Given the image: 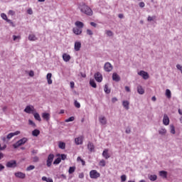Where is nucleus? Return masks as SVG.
<instances>
[{
    "instance_id": "nucleus-18",
    "label": "nucleus",
    "mask_w": 182,
    "mask_h": 182,
    "mask_svg": "<svg viewBox=\"0 0 182 182\" xmlns=\"http://www.w3.org/2000/svg\"><path fill=\"white\" fill-rule=\"evenodd\" d=\"M102 156L107 160V159H110V155H109V149H105L102 152Z\"/></svg>"
},
{
    "instance_id": "nucleus-34",
    "label": "nucleus",
    "mask_w": 182,
    "mask_h": 182,
    "mask_svg": "<svg viewBox=\"0 0 182 182\" xmlns=\"http://www.w3.org/2000/svg\"><path fill=\"white\" fill-rule=\"evenodd\" d=\"M43 181H46V182H53V179L51 178H46V176H43L42 177Z\"/></svg>"
},
{
    "instance_id": "nucleus-59",
    "label": "nucleus",
    "mask_w": 182,
    "mask_h": 182,
    "mask_svg": "<svg viewBox=\"0 0 182 182\" xmlns=\"http://www.w3.org/2000/svg\"><path fill=\"white\" fill-rule=\"evenodd\" d=\"M5 168V166L2 165V164H0V171H2Z\"/></svg>"
},
{
    "instance_id": "nucleus-62",
    "label": "nucleus",
    "mask_w": 182,
    "mask_h": 182,
    "mask_svg": "<svg viewBox=\"0 0 182 182\" xmlns=\"http://www.w3.org/2000/svg\"><path fill=\"white\" fill-rule=\"evenodd\" d=\"M125 90H126V92H130V87H129V86H126L125 87Z\"/></svg>"
},
{
    "instance_id": "nucleus-6",
    "label": "nucleus",
    "mask_w": 182,
    "mask_h": 182,
    "mask_svg": "<svg viewBox=\"0 0 182 182\" xmlns=\"http://www.w3.org/2000/svg\"><path fill=\"white\" fill-rule=\"evenodd\" d=\"M104 70H105V72H112V70H113V65L109 62L105 63Z\"/></svg>"
},
{
    "instance_id": "nucleus-44",
    "label": "nucleus",
    "mask_w": 182,
    "mask_h": 182,
    "mask_svg": "<svg viewBox=\"0 0 182 182\" xmlns=\"http://www.w3.org/2000/svg\"><path fill=\"white\" fill-rule=\"evenodd\" d=\"M74 105L77 109H80V103H79L77 100L75 101Z\"/></svg>"
},
{
    "instance_id": "nucleus-55",
    "label": "nucleus",
    "mask_w": 182,
    "mask_h": 182,
    "mask_svg": "<svg viewBox=\"0 0 182 182\" xmlns=\"http://www.w3.org/2000/svg\"><path fill=\"white\" fill-rule=\"evenodd\" d=\"M87 35L92 36V35H93V31H92V30H90V29H87Z\"/></svg>"
},
{
    "instance_id": "nucleus-52",
    "label": "nucleus",
    "mask_w": 182,
    "mask_h": 182,
    "mask_svg": "<svg viewBox=\"0 0 182 182\" xmlns=\"http://www.w3.org/2000/svg\"><path fill=\"white\" fill-rule=\"evenodd\" d=\"M60 159L61 160H66V157H67V156H66V154H62L61 155H60Z\"/></svg>"
},
{
    "instance_id": "nucleus-60",
    "label": "nucleus",
    "mask_w": 182,
    "mask_h": 182,
    "mask_svg": "<svg viewBox=\"0 0 182 182\" xmlns=\"http://www.w3.org/2000/svg\"><path fill=\"white\" fill-rule=\"evenodd\" d=\"M112 103H116V102H117V98L113 97V98L112 99Z\"/></svg>"
},
{
    "instance_id": "nucleus-14",
    "label": "nucleus",
    "mask_w": 182,
    "mask_h": 182,
    "mask_svg": "<svg viewBox=\"0 0 182 182\" xmlns=\"http://www.w3.org/2000/svg\"><path fill=\"white\" fill-rule=\"evenodd\" d=\"M99 122L103 126H105V124H107V120L106 119V117H105L104 116H101L99 117Z\"/></svg>"
},
{
    "instance_id": "nucleus-11",
    "label": "nucleus",
    "mask_w": 182,
    "mask_h": 182,
    "mask_svg": "<svg viewBox=\"0 0 182 182\" xmlns=\"http://www.w3.org/2000/svg\"><path fill=\"white\" fill-rule=\"evenodd\" d=\"M80 48H82V43H80V41H76L74 46L75 50L76 52H79V50H80Z\"/></svg>"
},
{
    "instance_id": "nucleus-31",
    "label": "nucleus",
    "mask_w": 182,
    "mask_h": 182,
    "mask_svg": "<svg viewBox=\"0 0 182 182\" xmlns=\"http://www.w3.org/2000/svg\"><path fill=\"white\" fill-rule=\"evenodd\" d=\"M90 86H92V87H94L95 89H96V87H97V85H96V82H95V80H90Z\"/></svg>"
},
{
    "instance_id": "nucleus-3",
    "label": "nucleus",
    "mask_w": 182,
    "mask_h": 182,
    "mask_svg": "<svg viewBox=\"0 0 182 182\" xmlns=\"http://www.w3.org/2000/svg\"><path fill=\"white\" fill-rule=\"evenodd\" d=\"M17 166L18 164L15 160H11L6 164V167L8 168H15Z\"/></svg>"
},
{
    "instance_id": "nucleus-54",
    "label": "nucleus",
    "mask_w": 182,
    "mask_h": 182,
    "mask_svg": "<svg viewBox=\"0 0 182 182\" xmlns=\"http://www.w3.org/2000/svg\"><path fill=\"white\" fill-rule=\"evenodd\" d=\"M14 136H18V134H21V132L20 131H16L15 132H11Z\"/></svg>"
},
{
    "instance_id": "nucleus-27",
    "label": "nucleus",
    "mask_w": 182,
    "mask_h": 182,
    "mask_svg": "<svg viewBox=\"0 0 182 182\" xmlns=\"http://www.w3.org/2000/svg\"><path fill=\"white\" fill-rule=\"evenodd\" d=\"M129 105H130V103L129 102V101H123V102H122V106H124V107L127 110H129Z\"/></svg>"
},
{
    "instance_id": "nucleus-26",
    "label": "nucleus",
    "mask_w": 182,
    "mask_h": 182,
    "mask_svg": "<svg viewBox=\"0 0 182 182\" xmlns=\"http://www.w3.org/2000/svg\"><path fill=\"white\" fill-rule=\"evenodd\" d=\"M38 134H41V131H39V129H34V130L32 132V135H33L34 137H38Z\"/></svg>"
},
{
    "instance_id": "nucleus-32",
    "label": "nucleus",
    "mask_w": 182,
    "mask_h": 182,
    "mask_svg": "<svg viewBox=\"0 0 182 182\" xmlns=\"http://www.w3.org/2000/svg\"><path fill=\"white\" fill-rule=\"evenodd\" d=\"M166 96L168 99H171V91H170V90H166Z\"/></svg>"
},
{
    "instance_id": "nucleus-41",
    "label": "nucleus",
    "mask_w": 182,
    "mask_h": 182,
    "mask_svg": "<svg viewBox=\"0 0 182 182\" xmlns=\"http://www.w3.org/2000/svg\"><path fill=\"white\" fill-rule=\"evenodd\" d=\"M75 120V117H70V118L65 119V123H69V122H73Z\"/></svg>"
},
{
    "instance_id": "nucleus-33",
    "label": "nucleus",
    "mask_w": 182,
    "mask_h": 182,
    "mask_svg": "<svg viewBox=\"0 0 182 182\" xmlns=\"http://www.w3.org/2000/svg\"><path fill=\"white\" fill-rule=\"evenodd\" d=\"M75 170H76V166H70L68 170L69 174H73V173H75Z\"/></svg>"
},
{
    "instance_id": "nucleus-36",
    "label": "nucleus",
    "mask_w": 182,
    "mask_h": 182,
    "mask_svg": "<svg viewBox=\"0 0 182 182\" xmlns=\"http://www.w3.org/2000/svg\"><path fill=\"white\" fill-rule=\"evenodd\" d=\"M170 130H171V134H176V128L174 127V125L173 124L170 125Z\"/></svg>"
},
{
    "instance_id": "nucleus-64",
    "label": "nucleus",
    "mask_w": 182,
    "mask_h": 182,
    "mask_svg": "<svg viewBox=\"0 0 182 182\" xmlns=\"http://www.w3.org/2000/svg\"><path fill=\"white\" fill-rule=\"evenodd\" d=\"M33 75H34L33 71H32V70L30 71L29 76H31L32 77H33Z\"/></svg>"
},
{
    "instance_id": "nucleus-39",
    "label": "nucleus",
    "mask_w": 182,
    "mask_h": 182,
    "mask_svg": "<svg viewBox=\"0 0 182 182\" xmlns=\"http://www.w3.org/2000/svg\"><path fill=\"white\" fill-rule=\"evenodd\" d=\"M62 161V159L60 158H57L54 161L53 164H59Z\"/></svg>"
},
{
    "instance_id": "nucleus-58",
    "label": "nucleus",
    "mask_w": 182,
    "mask_h": 182,
    "mask_svg": "<svg viewBox=\"0 0 182 182\" xmlns=\"http://www.w3.org/2000/svg\"><path fill=\"white\" fill-rule=\"evenodd\" d=\"M139 6H140V8H144V6H145L144 2H140Z\"/></svg>"
},
{
    "instance_id": "nucleus-7",
    "label": "nucleus",
    "mask_w": 182,
    "mask_h": 182,
    "mask_svg": "<svg viewBox=\"0 0 182 182\" xmlns=\"http://www.w3.org/2000/svg\"><path fill=\"white\" fill-rule=\"evenodd\" d=\"M24 112L26 113H28L29 114H31V113L32 114H33V113L35 112V108L33 107V106H31V105H28L25 109H24Z\"/></svg>"
},
{
    "instance_id": "nucleus-1",
    "label": "nucleus",
    "mask_w": 182,
    "mask_h": 182,
    "mask_svg": "<svg viewBox=\"0 0 182 182\" xmlns=\"http://www.w3.org/2000/svg\"><path fill=\"white\" fill-rule=\"evenodd\" d=\"M79 9L82 14L87 15V16H92V15H93V11H92V9L85 4L80 5Z\"/></svg>"
},
{
    "instance_id": "nucleus-21",
    "label": "nucleus",
    "mask_w": 182,
    "mask_h": 182,
    "mask_svg": "<svg viewBox=\"0 0 182 182\" xmlns=\"http://www.w3.org/2000/svg\"><path fill=\"white\" fill-rule=\"evenodd\" d=\"M28 41H38V37H36L35 34H30L28 35Z\"/></svg>"
},
{
    "instance_id": "nucleus-20",
    "label": "nucleus",
    "mask_w": 182,
    "mask_h": 182,
    "mask_svg": "<svg viewBox=\"0 0 182 182\" xmlns=\"http://www.w3.org/2000/svg\"><path fill=\"white\" fill-rule=\"evenodd\" d=\"M63 59L64 62H69V60H70V55L69 54L64 53L63 54Z\"/></svg>"
},
{
    "instance_id": "nucleus-16",
    "label": "nucleus",
    "mask_w": 182,
    "mask_h": 182,
    "mask_svg": "<svg viewBox=\"0 0 182 182\" xmlns=\"http://www.w3.org/2000/svg\"><path fill=\"white\" fill-rule=\"evenodd\" d=\"M87 149L90 151V153L95 152V145L92 143L88 142Z\"/></svg>"
},
{
    "instance_id": "nucleus-51",
    "label": "nucleus",
    "mask_w": 182,
    "mask_h": 182,
    "mask_svg": "<svg viewBox=\"0 0 182 182\" xmlns=\"http://www.w3.org/2000/svg\"><path fill=\"white\" fill-rule=\"evenodd\" d=\"M14 137V134L11 133L9 134L6 136V139H8L9 140L11 139V138Z\"/></svg>"
},
{
    "instance_id": "nucleus-22",
    "label": "nucleus",
    "mask_w": 182,
    "mask_h": 182,
    "mask_svg": "<svg viewBox=\"0 0 182 182\" xmlns=\"http://www.w3.org/2000/svg\"><path fill=\"white\" fill-rule=\"evenodd\" d=\"M46 79L48 85H52V73H48L46 76Z\"/></svg>"
},
{
    "instance_id": "nucleus-15",
    "label": "nucleus",
    "mask_w": 182,
    "mask_h": 182,
    "mask_svg": "<svg viewBox=\"0 0 182 182\" xmlns=\"http://www.w3.org/2000/svg\"><path fill=\"white\" fill-rule=\"evenodd\" d=\"M75 144L79 146V144H82L83 143V136H79L75 139Z\"/></svg>"
},
{
    "instance_id": "nucleus-2",
    "label": "nucleus",
    "mask_w": 182,
    "mask_h": 182,
    "mask_svg": "<svg viewBox=\"0 0 182 182\" xmlns=\"http://www.w3.org/2000/svg\"><path fill=\"white\" fill-rule=\"evenodd\" d=\"M26 141H28V138H22L21 139L18 140L16 144H14L13 145V147H14V149H18V147L22 146L23 144H25Z\"/></svg>"
},
{
    "instance_id": "nucleus-63",
    "label": "nucleus",
    "mask_w": 182,
    "mask_h": 182,
    "mask_svg": "<svg viewBox=\"0 0 182 182\" xmlns=\"http://www.w3.org/2000/svg\"><path fill=\"white\" fill-rule=\"evenodd\" d=\"M14 41H16V39H19V36H13Z\"/></svg>"
},
{
    "instance_id": "nucleus-13",
    "label": "nucleus",
    "mask_w": 182,
    "mask_h": 182,
    "mask_svg": "<svg viewBox=\"0 0 182 182\" xmlns=\"http://www.w3.org/2000/svg\"><path fill=\"white\" fill-rule=\"evenodd\" d=\"M112 80L114 82H120V76L117 75V73L112 74Z\"/></svg>"
},
{
    "instance_id": "nucleus-30",
    "label": "nucleus",
    "mask_w": 182,
    "mask_h": 182,
    "mask_svg": "<svg viewBox=\"0 0 182 182\" xmlns=\"http://www.w3.org/2000/svg\"><path fill=\"white\" fill-rule=\"evenodd\" d=\"M83 26H84V24L81 21H76L75 22V26H77L80 29H82V28H83Z\"/></svg>"
},
{
    "instance_id": "nucleus-56",
    "label": "nucleus",
    "mask_w": 182,
    "mask_h": 182,
    "mask_svg": "<svg viewBox=\"0 0 182 182\" xmlns=\"http://www.w3.org/2000/svg\"><path fill=\"white\" fill-rule=\"evenodd\" d=\"M9 15H11V16H14V15H15V11H14L12 10H9Z\"/></svg>"
},
{
    "instance_id": "nucleus-5",
    "label": "nucleus",
    "mask_w": 182,
    "mask_h": 182,
    "mask_svg": "<svg viewBox=\"0 0 182 182\" xmlns=\"http://www.w3.org/2000/svg\"><path fill=\"white\" fill-rule=\"evenodd\" d=\"M90 178H99V177H100V173H99L96 170H92L90 172Z\"/></svg>"
},
{
    "instance_id": "nucleus-45",
    "label": "nucleus",
    "mask_w": 182,
    "mask_h": 182,
    "mask_svg": "<svg viewBox=\"0 0 182 182\" xmlns=\"http://www.w3.org/2000/svg\"><path fill=\"white\" fill-rule=\"evenodd\" d=\"M100 166H102V167H105V166H106V161L105 160H101L100 161Z\"/></svg>"
},
{
    "instance_id": "nucleus-10",
    "label": "nucleus",
    "mask_w": 182,
    "mask_h": 182,
    "mask_svg": "<svg viewBox=\"0 0 182 182\" xmlns=\"http://www.w3.org/2000/svg\"><path fill=\"white\" fill-rule=\"evenodd\" d=\"M95 79L97 82H100L103 80V77L100 73H97L95 74Z\"/></svg>"
},
{
    "instance_id": "nucleus-61",
    "label": "nucleus",
    "mask_w": 182,
    "mask_h": 182,
    "mask_svg": "<svg viewBox=\"0 0 182 182\" xmlns=\"http://www.w3.org/2000/svg\"><path fill=\"white\" fill-rule=\"evenodd\" d=\"M118 18H119V19H123V18H124V16L122 14L118 15Z\"/></svg>"
},
{
    "instance_id": "nucleus-50",
    "label": "nucleus",
    "mask_w": 182,
    "mask_h": 182,
    "mask_svg": "<svg viewBox=\"0 0 182 182\" xmlns=\"http://www.w3.org/2000/svg\"><path fill=\"white\" fill-rule=\"evenodd\" d=\"M176 68L182 73V66L180 64L176 65Z\"/></svg>"
},
{
    "instance_id": "nucleus-46",
    "label": "nucleus",
    "mask_w": 182,
    "mask_h": 182,
    "mask_svg": "<svg viewBox=\"0 0 182 182\" xmlns=\"http://www.w3.org/2000/svg\"><path fill=\"white\" fill-rule=\"evenodd\" d=\"M127 179V176H126V175L121 176V181L122 182L126 181Z\"/></svg>"
},
{
    "instance_id": "nucleus-17",
    "label": "nucleus",
    "mask_w": 182,
    "mask_h": 182,
    "mask_svg": "<svg viewBox=\"0 0 182 182\" xmlns=\"http://www.w3.org/2000/svg\"><path fill=\"white\" fill-rule=\"evenodd\" d=\"M14 176L18 178H25L26 177V175L22 172H16L14 173Z\"/></svg>"
},
{
    "instance_id": "nucleus-19",
    "label": "nucleus",
    "mask_w": 182,
    "mask_h": 182,
    "mask_svg": "<svg viewBox=\"0 0 182 182\" xmlns=\"http://www.w3.org/2000/svg\"><path fill=\"white\" fill-rule=\"evenodd\" d=\"M136 90L139 95H144V89H143V87H141V85H138L136 87Z\"/></svg>"
},
{
    "instance_id": "nucleus-42",
    "label": "nucleus",
    "mask_w": 182,
    "mask_h": 182,
    "mask_svg": "<svg viewBox=\"0 0 182 182\" xmlns=\"http://www.w3.org/2000/svg\"><path fill=\"white\" fill-rule=\"evenodd\" d=\"M6 22L8 23H9L11 25V26H13V28H15V23H14V22H12V21L11 19H7Z\"/></svg>"
},
{
    "instance_id": "nucleus-9",
    "label": "nucleus",
    "mask_w": 182,
    "mask_h": 182,
    "mask_svg": "<svg viewBox=\"0 0 182 182\" xmlns=\"http://www.w3.org/2000/svg\"><path fill=\"white\" fill-rule=\"evenodd\" d=\"M163 124H164V126H168V124H170V119L168 118V116L166 114L164 115Z\"/></svg>"
},
{
    "instance_id": "nucleus-4",
    "label": "nucleus",
    "mask_w": 182,
    "mask_h": 182,
    "mask_svg": "<svg viewBox=\"0 0 182 182\" xmlns=\"http://www.w3.org/2000/svg\"><path fill=\"white\" fill-rule=\"evenodd\" d=\"M53 159H55V155L53 154H50L47 159V167H50L52 166V163L53 161Z\"/></svg>"
},
{
    "instance_id": "nucleus-53",
    "label": "nucleus",
    "mask_w": 182,
    "mask_h": 182,
    "mask_svg": "<svg viewBox=\"0 0 182 182\" xmlns=\"http://www.w3.org/2000/svg\"><path fill=\"white\" fill-rule=\"evenodd\" d=\"M125 133H127V134H130V133H132V130L130 129L129 127H127L125 130Z\"/></svg>"
},
{
    "instance_id": "nucleus-57",
    "label": "nucleus",
    "mask_w": 182,
    "mask_h": 182,
    "mask_svg": "<svg viewBox=\"0 0 182 182\" xmlns=\"http://www.w3.org/2000/svg\"><path fill=\"white\" fill-rule=\"evenodd\" d=\"M91 26H93L94 28H96L97 26V24L95 22H90Z\"/></svg>"
},
{
    "instance_id": "nucleus-49",
    "label": "nucleus",
    "mask_w": 182,
    "mask_h": 182,
    "mask_svg": "<svg viewBox=\"0 0 182 182\" xmlns=\"http://www.w3.org/2000/svg\"><path fill=\"white\" fill-rule=\"evenodd\" d=\"M27 14H28V15H33V11L32 10V9H28L27 10Z\"/></svg>"
},
{
    "instance_id": "nucleus-47",
    "label": "nucleus",
    "mask_w": 182,
    "mask_h": 182,
    "mask_svg": "<svg viewBox=\"0 0 182 182\" xmlns=\"http://www.w3.org/2000/svg\"><path fill=\"white\" fill-rule=\"evenodd\" d=\"M33 163H38L39 158L38 156H36L33 157Z\"/></svg>"
},
{
    "instance_id": "nucleus-40",
    "label": "nucleus",
    "mask_w": 182,
    "mask_h": 182,
    "mask_svg": "<svg viewBox=\"0 0 182 182\" xmlns=\"http://www.w3.org/2000/svg\"><path fill=\"white\" fill-rule=\"evenodd\" d=\"M28 124H30V126H33V127H36V124H35V122L31 119L28 120Z\"/></svg>"
},
{
    "instance_id": "nucleus-38",
    "label": "nucleus",
    "mask_w": 182,
    "mask_h": 182,
    "mask_svg": "<svg viewBox=\"0 0 182 182\" xmlns=\"http://www.w3.org/2000/svg\"><path fill=\"white\" fill-rule=\"evenodd\" d=\"M31 170H35V166L30 165L26 168V171H31Z\"/></svg>"
},
{
    "instance_id": "nucleus-37",
    "label": "nucleus",
    "mask_w": 182,
    "mask_h": 182,
    "mask_svg": "<svg viewBox=\"0 0 182 182\" xmlns=\"http://www.w3.org/2000/svg\"><path fill=\"white\" fill-rule=\"evenodd\" d=\"M104 92H105L107 95H109V93H110V89H109V86L107 85V84L105 85Z\"/></svg>"
},
{
    "instance_id": "nucleus-43",
    "label": "nucleus",
    "mask_w": 182,
    "mask_h": 182,
    "mask_svg": "<svg viewBox=\"0 0 182 182\" xmlns=\"http://www.w3.org/2000/svg\"><path fill=\"white\" fill-rule=\"evenodd\" d=\"M1 16L2 19H4V21H8V16H6V14L2 13L1 14Z\"/></svg>"
},
{
    "instance_id": "nucleus-25",
    "label": "nucleus",
    "mask_w": 182,
    "mask_h": 182,
    "mask_svg": "<svg viewBox=\"0 0 182 182\" xmlns=\"http://www.w3.org/2000/svg\"><path fill=\"white\" fill-rule=\"evenodd\" d=\"M159 133L161 136H164L167 133V129H166L165 128H161L160 129H159Z\"/></svg>"
},
{
    "instance_id": "nucleus-35",
    "label": "nucleus",
    "mask_w": 182,
    "mask_h": 182,
    "mask_svg": "<svg viewBox=\"0 0 182 182\" xmlns=\"http://www.w3.org/2000/svg\"><path fill=\"white\" fill-rule=\"evenodd\" d=\"M149 178L151 181H156L157 180V175H151L149 176Z\"/></svg>"
},
{
    "instance_id": "nucleus-8",
    "label": "nucleus",
    "mask_w": 182,
    "mask_h": 182,
    "mask_svg": "<svg viewBox=\"0 0 182 182\" xmlns=\"http://www.w3.org/2000/svg\"><path fill=\"white\" fill-rule=\"evenodd\" d=\"M138 75L139 76H141L145 80L149 79V73H147V72H145L144 70H141L138 73Z\"/></svg>"
},
{
    "instance_id": "nucleus-28",
    "label": "nucleus",
    "mask_w": 182,
    "mask_h": 182,
    "mask_svg": "<svg viewBox=\"0 0 182 182\" xmlns=\"http://www.w3.org/2000/svg\"><path fill=\"white\" fill-rule=\"evenodd\" d=\"M159 176L164 177V178H167V171H159Z\"/></svg>"
},
{
    "instance_id": "nucleus-24",
    "label": "nucleus",
    "mask_w": 182,
    "mask_h": 182,
    "mask_svg": "<svg viewBox=\"0 0 182 182\" xmlns=\"http://www.w3.org/2000/svg\"><path fill=\"white\" fill-rule=\"evenodd\" d=\"M33 116L36 120H38V122H41L42 119H41V115H39V113L38 112H33Z\"/></svg>"
},
{
    "instance_id": "nucleus-23",
    "label": "nucleus",
    "mask_w": 182,
    "mask_h": 182,
    "mask_svg": "<svg viewBox=\"0 0 182 182\" xmlns=\"http://www.w3.org/2000/svg\"><path fill=\"white\" fill-rule=\"evenodd\" d=\"M73 31L75 35H80L82 33V28H75L73 29Z\"/></svg>"
},
{
    "instance_id": "nucleus-29",
    "label": "nucleus",
    "mask_w": 182,
    "mask_h": 182,
    "mask_svg": "<svg viewBox=\"0 0 182 182\" xmlns=\"http://www.w3.org/2000/svg\"><path fill=\"white\" fill-rule=\"evenodd\" d=\"M58 147L59 149H61V150H65L66 147V144H65L64 142L60 141L58 144Z\"/></svg>"
},
{
    "instance_id": "nucleus-12",
    "label": "nucleus",
    "mask_w": 182,
    "mask_h": 182,
    "mask_svg": "<svg viewBox=\"0 0 182 182\" xmlns=\"http://www.w3.org/2000/svg\"><path fill=\"white\" fill-rule=\"evenodd\" d=\"M42 117L43 120H46V122H49V120H50V114L48 112H43L42 114Z\"/></svg>"
},
{
    "instance_id": "nucleus-48",
    "label": "nucleus",
    "mask_w": 182,
    "mask_h": 182,
    "mask_svg": "<svg viewBox=\"0 0 182 182\" xmlns=\"http://www.w3.org/2000/svg\"><path fill=\"white\" fill-rule=\"evenodd\" d=\"M106 34L107 36H113V32H112V31H107Z\"/></svg>"
}]
</instances>
